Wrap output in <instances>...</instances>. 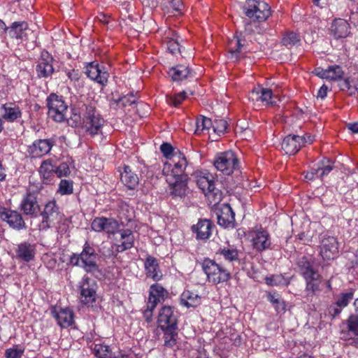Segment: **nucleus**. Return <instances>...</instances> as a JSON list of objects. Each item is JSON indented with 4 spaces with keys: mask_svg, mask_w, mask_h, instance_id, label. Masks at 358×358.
Masks as SVG:
<instances>
[{
    "mask_svg": "<svg viewBox=\"0 0 358 358\" xmlns=\"http://www.w3.org/2000/svg\"><path fill=\"white\" fill-rule=\"evenodd\" d=\"M83 115V129L85 133L93 137L102 134V128L105 120L98 112L94 103H83L80 107V115L73 112L75 121L80 120V115Z\"/></svg>",
    "mask_w": 358,
    "mask_h": 358,
    "instance_id": "1",
    "label": "nucleus"
},
{
    "mask_svg": "<svg viewBox=\"0 0 358 358\" xmlns=\"http://www.w3.org/2000/svg\"><path fill=\"white\" fill-rule=\"evenodd\" d=\"M98 254L90 243L86 241L80 254L73 253L69 258V264L83 268L87 273L99 271L97 264Z\"/></svg>",
    "mask_w": 358,
    "mask_h": 358,
    "instance_id": "2",
    "label": "nucleus"
},
{
    "mask_svg": "<svg viewBox=\"0 0 358 358\" xmlns=\"http://www.w3.org/2000/svg\"><path fill=\"white\" fill-rule=\"evenodd\" d=\"M201 268L207 276L209 282L218 285L228 281L231 278L230 272L220 266L214 260L206 258L201 262Z\"/></svg>",
    "mask_w": 358,
    "mask_h": 358,
    "instance_id": "3",
    "label": "nucleus"
},
{
    "mask_svg": "<svg viewBox=\"0 0 358 358\" xmlns=\"http://www.w3.org/2000/svg\"><path fill=\"white\" fill-rule=\"evenodd\" d=\"M215 168L224 175L230 176L240 168V162L237 155L228 150L216 155L213 161Z\"/></svg>",
    "mask_w": 358,
    "mask_h": 358,
    "instance_id": "4",
    "label": "nucleus"
},
{
    "mask_svg": "<svg viewBox=\"0 0 358 358\" xmlns=\"http://www.w3.org/2000/svg\"><path fill=\"white\" fill-rule=\"evenodd\" d=\"M47 106L48 108V116L54 121L63 122L68 120V106L63 97L55 93L50 94L47 98Z\"/></svg>",
    "mask_w": 358,
    "mask_h": 358,
    "instance_id": "5",
    "label": "nucleus"
},
{
    "mask_svg": "<svg viewBox=\"0 0 358 358\" xmlns=\"http://www.w3.org/2000/svg\"><path fill=\"white\" fill-rule=\"evenodd\" d=\"M41 215L42 220L38 224L39 230L46 231L53 227L61 220L59 208L55 200L48 202Z\"/></svg>",
    "mask_w": 358,
    "mask_h": 358,
    "instance_id": "6",
    "label": "nucleus"
},
{
    "mask_svg": "<svg viewBox=\"0 0 358 358\" xmlns=\"http://www.w3.org/2000/svg\"><path fill=\"white\" fill-rule=\"evenodd\" d=\"M56 141L55 136L50 138L36 139L28 146L27 154L31 158L41 157L50 153Z\"/></svg>",
    "mask_w": 358,
    "mask_h": 358,
    "instance_id": "7",
    "label": "nucleus"
},
{
    "mask_svg": "<svg viewBox=\"0 0 358 358\" xmlns=\"http://www.w3.org/2000/svg\"><path fill=\"white\" fill-rule=\"evenodd\" d=\"M96 283L87 275H84L80 282V299L85 305L92 304L96 299Z\"/></svg>",
    "mask_w": 358,
    "mask_h": 358,
    "instance_id": "8",
    "label": "nucleus"
},
{
    "mask_svg": "<svg viewBox=\"0 0 358 358\" xmlns=\"http://www.w3.org/2000/svg\"><path fill=\"white\" fill-rule=\"evenodd\" d=\"M54 62L53 57L48 52L42 51L35 66L37 77L44 79L51 78L55 73Z\"/></svg>",
    "mask_w": 358,
    "mask_h": 358,
    "instance_id": "9",
    "label": "nucleus"
},
{
    "mask_svg": "<svg viewBox=\"0 0 358 358\" xmlns=\"http://www.w3.org/2000/svg\"><path fill=\"white\" fill-rule=\"evenodd\" d=\"M157 322L160 329L178 327V315L174 308L169 306H163L158 315Z\"/></svg>",
    "mask_w": 358,
    "mask_h": 358,
    "instance_id": "10",
    "label": "nucleus"
},
{
    "mask_svg": "<svg viewBox=\"0 0 358 358\" xmlns=\"http://www.w3.org/2000/svg\"><path fill=\"white\" fill-rule=\"evenodd\" d=\"M217 224L223 228H234L236 226L235 213L228 203H223L216 208Z\"/></svg>",
    "mask_w": 358,
    "mask_h": 358,
    "instance_id": "11",
    "label": "nucleus"
},
{
    "mask_svg": "<svg viewBox=\"0 0 358 358\" xmlns=\"http://www.w3.org/2000/svg\"><path fill=\"white\" fill-rule=\"evenodd\" d=\"M338 253V243L334 236L324 235L320 242V255L323 259H333Z\"/></svg>",
    "mask_w": 358,
    "mask_h": 358,
    "instance_id": "12",
    "label": "nucleus"
},
{
    "mask_svg": "<svg viewBox=\"0 0 358 358\" xmlns=\"http://www.w3.org/2000/svg\"><path fill=\"white\" fill-rule=\"evenodd\" d=\"M85 73L91 80L105 85L108 80L109 73L103 64L95 62L89 63L86 66Z\"/></svg>",
    "mask_w": 358,
    "mask_h": 358,
    "instance_id": "13",
    "label": "nucleus"
},
{
    "mask_svg": "<svg viewBox=\"0 0 358 358\" xmlns=\"http://www.w3.org/2000/svg\"><path fill=\"white\" fill-rule=\"evenodd\" d=\"M251 241L253 249L257 252H261L271 248V236L267 230L262 228L252 231Z\"/></svg>",
    "mask_w": 358,
    "mask_h": 358,
    "instance_id": "14",
    "label": "nucleus"
},
{
    "mask_svg": "<svg viewBox=\"0 0 358 358\" xmlns=\"http://www.w3.org/2000/svg\"><path fill=\"white\" fill-rule=\"evenodd\" d=\"M174 182H169L168 187L169 194L173 198L185 197L188 192V175H180L178 177H174Z\"/></svg>",
    "mask_w": 358,
    "mask_h": 358,
    "instance_id": "15",
    "label": "nucleus"
},
{
    "mask_svg": "<svg viewBox=\"0 0 358 358\" xmlns=\"http://www.w3.org/2000/svg\"><path fill=\"white\" fill-rule=\"evenodd\" d=\"M306 137L299 135H288L282 140L281 148L286 155L296 154L306 143Z\"/></svg>",
    "mask_w": 358,
    "mask_h": 358,
    "instance_id": "16",
    "label": "nucleus"
},
{
    "mask_svg": "<svg viewBox=\"0 0 358 358\" xmlns=\"http://www.w3.org/2000/svg\"><path fill=\"white\" fill-rule=\"evenodd\" d=\"M214 224L208 219H199L196 224L191 227L197 240H208L212 235Z\"/></svg>",
    "mask_w": 358,
    "mask_h": 358,
    "instance_id": "17",
    "label": "nucleus"
},
{
    "mask_svg": "<svg viewBox=\"0 0 358 358\" xmlns=\"http://www.w3.org/2000/svg\"><path fill=\"white\" fill-rule=\"evenodd\" d=\"M245 41V39L237 35H234L232 38L229 40L227 48L231 59L238 61L244 57V53L247 52Z\"/></svg>",
    "mask_w": 358,
    "mask_h": 358,
    "instance_id": "18",
    "label": "nucleus"
},
{
    "mask_svg": "<svg viewBox=\"0 0 358 358\" xmlns=\"http://www.w3.org/2000/svg\"><path fill=\"white\" fill-rule=\"evenodd\" d=\"M0 217L14 229L21 230L27 228L22 215L17 211L3 208L0 211Z\"/></svg>",
    "mask_w": 358,
    "mask_h": 358,
    "instance_id": "19",
    "label": "nucleus"
},
{
    "mask_svg": "<svg viewBox=\"0 0 358 358\" xmlns=\"http://www.w3.org/2000/svg\"><path fill=\"white\" fill-rule=\"evenodd\" d=\"M271 14V7L264 1H257L253 8L248 9L245 11V15L249 18L256 20L258 22L265 21Z\"/></svg>",
    "mask_w": 358,
    "mask_h": 358,
    "instance_id": "20",
    "label": "nucleus"
},
{
    "mask_svg": "<svg viewBox=\"0 0 358 358\" xmlns=\"http://www.w3.org/2000/svg\"><path fill=\"white\" fill-rule=\"evenodd\" d=\"M20 209L26 215L36 217L40 211L36 194L34 192L27 193L21 201Z\"/></svg>",
    "mask_w": 358,
    "mask_h": 358,
    "instance_id": "21",
    "label": "nucleus"
},
{
    "mask_svg": "<svg viewBox=\"0 0 358 358\" xmlns=\"http://www.w3.org/2000/svg\"><path fill=\"white\" fill-rule=\"evenodd\" d=\"M51 314L62 328H67L74 322V314L70 308L53 307L51 309Z\"/></svg>",
    "mask_w": 358,
    "mask_h": 358,
    "instance_id": "22",
    "label": "nucleus"
},
{
    "mask_svg": "<svg viewBox=\"0 0 358 358\" xmlns=\"http://www.w3.org/2000/svg\"><path fill=\"white\" fill-rule=\"evenodd\" d=\"M119 224L113 218L96 217L91 224L92 230L101 232L105 231L108 234H114L118 229Z\"/></svg>",
    "mask_w": 358,
    "mask_h": 358,
    "instance_id": "23",
    "label": "nucleus"
},
{
    "mask_svg": "<svg viewBox=\"0 0 358 358\" xmlns=\"http://www.w3.org/2000/svg\"><path fill=\"white\" fill-rule=\"evenodd\" d=\"M144 266L145 275L148 278H150L155 281H159L162 278L163 274L155 257L148 256L144 262Z\"/></svg>",
    "mask_w": 358,
    "mask_h": 358,
    "instance_id": "24",
    "label": "nucleus"
},
{
    "mask_svg": "<svg viewBox=\"0 0 358 358\" xmlns=\"http://www.w3.org/2000/svg\"><path fill=\"white\" fill-rule=\"evenodd\" d=\"M331 34L336 39L345 38L350 34V27L348 22L344 19H335L330 27Z\"/></svg>",
    "mask_w": 358,
    "mask_h": 358,
    "instance_id": "25",
    "label": "nucleus"
},
{
    "mask_svg": "<svg viewBox=\"0 0 358 358\" xmlns=\"http://www.w3.org/2000/svg\"><path fill=\"white\" fill-rule=\"evenodd\" d=\"M38 171L44 183L48 184L52 182L56 176L55 165L53 164V159H48L43 160Z\"/></svg>",
    "mask_w": 358,
    "mask_h": 358,
    "instance_id": "26",
    "label": "nucleus"
},
{
    "mask_svg": "<svg viewBox=\"0 0 358 358\" xmlns=\"http://www.w3.org/2000/svg\"><path fill=\"white\" fill-rule=\"evenodd\" d=\"M15 252L18 259L29 262L35 257L36 245L28 242H23L17 245Z\"/></svg>",
    "mask_w": 358,
    "mask_h": 358,
    "instance_id": "27",
    "label": "nucleus"
},
{
    "mask_svg": "<svg viewBox=\"0 0 358 358\" xmlns=\"http://www.w3.org/2000/svg\"><path fill=\"white\" fill-rule=\"evenodd\" d=\"M168 296V291L160 284L155 283L150 287L148 301L155 302V304L157 305L159 303L164 301Z\"/></svg>",
    "mask_w": 358,
    "mask_h": 358,
    "instance_id": "28",
    "label": "nucleus"
},
{
    "mask_svg": "<svg viewBox=\"0 0 358 358\" xmlns=\"http://www.w3.org/2000/svg\"><path fill=\"white\" fill-rule=\"evenodd\" d=\"M296 265L299 273L305 279L310 277L313 273H318L317 271L314 268L313 262L308 257L303 256L299 258Z\"/></svg>",
    "mask_w": 358,
    "mask_h": 358,
    "instance_id": "29",
    "label": "nucleus"
},
{
    "mask_svg": "<svg viewBox=\"0 0 358 358\" xmlns=\"http://www.w3.org/2000/svg\"><path fill=\"white\" fill-rule=\"evenodd\" d=\"M120 236L117 244V248L118 252H123L129 250L134 246V236L133 232L130 229H121L118 231Z\"/></svg>",
    "mask_w": 358,
    "mask_h": 358,
    "instance_id": "30",
    "label": "nucleus"
},
{
    "mask_svg": "<svg viewBox=\"0 0 358 358\" xmlns=\"http://www.w3.org/2000/svg\"><path fill=\"white\" fill-rule=\"evenodd\" d=\"M2 117L8 122H14L22 116V111L18 106L14 103H6L2 106Z\"/></svg>",
    "mask_w": 358,
    "mask_h": 358,
    "instance_id": "31",
    "label": "nucleus"
},
{
    "mask_svg": "<svg viewBox=\"0 0 358 358\" xmlns=\"http://www.w3.org/2000/svg\"><path fill=\"white\" fill-rule=\"evenodd\" d=\"M196 184L203 194L213 189L215 185L213 176L208 172H201L196 176Z\"/></svg>",
    "mask_w": 358,
    "mask_h": 358,
    "instance_id": "32",
    "label": "nucleus"
},
{
    "mask_svg": "<svg viewBox=\"0 0 358 358\" xmlns=\"http://www.w3.org/2000/svg\"><path fill=\"white\" fill-rule=\"evenodd\" d=\"M28 27L25 21L15 22L8 27V34L11 38L24 39L27 36Z\"/></svg>",
    "mask_w": 358,
    "mask_h": 358,
    "instance_id": "33",
    "label": "nucleus"
},
{
    "mask_svg": "<svg viewBox=\"0 0 358 358\" xmlns=\"http://www.w3.org/2000/svg\"><path fill=\"white\" fill-rule=\"evenodd\" d=\"M173 167L172 173L173 177H178L180 175H187L185 173L188 162L185 155L180 152H178L176 157L173 158Z\"/></svg>",
    "mask_w": 358,
    "mask_h": 358,
    "instance_id": "34",
    "label": "nucleus"
},
{
    "mask_svg": "<svg viewBox=\"0 0 358 358\" xmlns=\"http://www.w3.org/2000/svg\"><path fill=\"white\" fill-rule=\"evenodd\" d=\"M216 255L222 257L224 260L232 264L239 262L240 252L233 246L220 248Z\"/></svg>",
    "mask_w": 358,
    "mask_h": 358,
    "instance_id": "35",
    "label": "nucleus"
},
{
    "mask_svg": "<svg viewBox=\"0 0 358 358\" xmlns=\"http://www.w3.org/2000/svg\"><path fill=\"white\" fill-rule=\"evenodd\" d=\"M191 70L184 65H177L170 69L169 76L173 81H181L191 76Z\"/></svg>",
    "mask_w": 358,
    "mask_h": 358,
    "instance_id": "36",
    "label": "nucleus"
},
{
    "mask_svg": "<svg viewBox=\"0 0 358 358\" xmlns=\"http://www.w3.org/2000/svg\"><path fill=\"white\" fill-rule=\"evenodd\" d=\"M122 182L129 189H134L138 185V177L132 172L130 167L124 166V171L121 173Z\"/></svg>",
    "mask_w": 358,
    "mask_h": 358,
    "instance_id": "37",
    "label": "nucleus"
},
{
    "mask_svg": "<svg viewBox=\"0 0 358 358\" xmlns=\"http://www.w3.org/2000/svg\"><path fill=\"white\" fill-rule=\"evenodd\" d=\"M321 275L319 273H313L310 277L306 278V291L307 296H313L320 290V285L321 283Z\"/></svg>",
    "mask_w": 358,
    "mask_h": 358,
    "instance_id": "38",
    "label": "nucleus"
},
{
    "mask_svg": "<svg viewBox=\"0 0 358 358\" xmlns=\"http://www.w3.org/2000/svg\"><path fill=\"white\" fill-rule=\"evenodd\" d=\"M348 331L357 336L349 340V344L358 348V315H351L346 320Z\"/></svg>",
    "mask_w": 358,
    "mask_h": 358,
    "instance_id": "39",
    "label": "nucleus"
},
{
    "mask_svg": "<svg viewBox=\"0 0 358 358\" xmlns=\"http://www.w3.org/2000/svg\"><path fill=\"white\" fill-rule=\"evenodd\" d=\"M181 302L187 308H195L201 303V298L197 294L187 290L181 295Z\"/></svg>",
    "mask_w": 358,
    "mask_h": 358,
    "instance_id": "40",
    "label": "nucleus"
},
{
    "mask_svg": "<svg viewBox=\"0 0 358 358\" xmlns=\"http://www.w3.org/2000/svg\"><path fill=\"white\" fill-rule=\"evenodd\" d=\"M90 348L97 358H110L113 356L110 347L103 343H94Z\"/></svg>",
    "mask_w": 358,
    "mask_h": 358,
    "instance_id": "41",
    "label": "nucleus"
},
{
    "mask_svg": "<svg viewBox=\"0 0 358 358\" xmlns=\"http://www.w3.org/2000/svg\"><path fill=\"white\" fill-rule=\"evenodd\" d=\"M267 299L273 305L276 312L281 313L286 310V303L279 294L276 292H268L267 294Z\"/></svg>",
    "mask_w": 358,
    "mask_h": 358,
    "instance_id": "42",
    "label": "nucleus"
},
{
    "mask_svg": "<svg viewBox=\"0 0 358 358\" xmlns=\"http://www.w3.org/2000/svg\"><path fill=\"white\" fill-rule=\"evenodd\" d=\"M164 333V345L168 348H173L176 344L178 338V327L167 329H161Z\"/></svg>",
    "mask_w": 358,
    "mask_h": 358,
    "instance_id": "43",
    "label": "nucleus"
},
{
    "mask_svg": "<svg viewBox=\"0 0 358 358\" xmlns=\"http://www.w3.org/2000/svg\"><path fill=\"white\" fill-rule=\"evenodd\" d=\"M207 197L209 205L215 206L222 201V192L214 186L213 189L207 191L205 194Z\"/></svg>",
    "mask_w": 358,
    "mask_h": 358,
    "instance_id": "44",
    "label": "nucleus"
},
{
    "mask_svg": "<svg viewBox=\"0 0 358 358\" xmlns=\"http://www.w3.org/2000/svg\"><path fill=\"white\" fill-rule=\"evenodd\" d=\"M262 102L266 106H275L278 96L273 94L272 90L261 87Z\"/></svg>",
    "mask_w": 358,
    "mask_h": 358,
    "instance_id": "45",
    "label": "nucleus"
},
{
    "mask_svg": "<svg viewBox=\"0 0 358 358\" xmlns=\"http://www.w3.org/2000/svg\"><path fill=\"white\" fill-rule=\"evenodd\" d=\"M213 121L203 115L196 118L195 134H200L204 130H208L212 127Z\"/></svg>",
    "mask_w": 358,
    "mask_h": 358,
    "instance_id": "46",
    "label": "nucleus"
},
{
    "mask_svg": "<svg viewBox=\"0 0 358 358\" xmlns=\"http://www.w3.org/2000/svg\"><path fill=\"white\" fill-rule=\"evenodd\" d=\"M300 36L294 31H287L282 37V43L288 48H291L300 42Z\"/></svg>",
    "mask_w": 358,
    "mask_h": 358,
    "instance_id": "47",
    "label": "nucleus"
},
{
    "mask_svg": "<svg viewBox=\"0 0 358 358\" xmlns=\"http://www.w3.org/2000/svg\"><path fill=\"white\" fill-rule=\"evenodd\" d=\"M320 173L318 175V178L322 179L324 176H327L334 168V162L329 159L323 158L319 162Z\"/></svg>",
    "mask_w": 358,
    "mask_h": 358,
    "instance_id": "48",
    "label": "nucleus"
},
{
    "mask_svg": "<svg viewBox=\"0 0 358 358\" xmlns=\"http://www.w3.org/2000/svg\"><path fill=\"white\" fill-rule=\"evenodd\" d=\"M342 68L338 65L330 66L327 68V80H337L343 75Z\"/></svg>",
    "mask_w": 358,
    "mask_h": 358,
    "instance_id": "49",
    "label": "nucleus"
},
{
    "mask_svg": "<svg viewBox=\"0 0 358 358\" xmlns=\"http://www.w3.org/2000/svg\"><path fill=\"white\" fill-rule=\"evenodd\" d=\"M354 298V291L350 289L346 292L341 293L336 299V303L343 308L346 307Z\"/></svg>",
    "mask_w": 358,
    "mask_h": 358,
    "instance_id": "50",
    "label": "nucleus"
},
{
    "mask_svg": "<svg viewBox=\"0 0 358 358\" xmlns=\"http://www.w3.org/2000/svg\"><path fill=\"white\" fill-rule=\"evenodd\" d=\"M73 182L69 180H62L59 185L58 192L62 195H69L73 193Z\"/></svg>",
    "mask_w": 358,
    "mask_h": 358,
    "instance_id": "51",
    "label": "nucleus"
},
{
    "mask_svg": "<svg viewBox=\"0 0 358 358\" xmlns=\"http://www.w3.org/2000/svg\"><path fill=\"white\" fill-rule=\"evenodd\" d=\"M228 127V123L226 120L222 119H216L213 122L212 128L215 133L220 136L226 132Z\"/></svg>",
    "mask_w": 358,
    "mask_h": 358,
    "instance_id": "52",
    "label": "nucleus"
},
{
    "mask_svg": "<svg viewBox=\"0 0 358 358\" xmlns=\"http://www.w3.org/2000/svg\"><path fill=\"white\" fill-rule=\"evenodd\" d=\"M265 282L270 286H280L285 284V279L282 275H272L265 278Z\"/></svg>",
    "mask_w": 358,
    "mask_h": 358,
    "instance_id": "53",
    "label": "nucleus"
},
{
    "mask_svg": "<svg viewBox=\"0 0 358 358\" xmlns=\"http://www.w3.org/2000/svg\"><path fill=\"white\" fill-rule=\"evenodd\" d=\"M55 173L57 178L66 177L71 173L69 162H62L59 165H55Z\"/></svg>",
    "mask_w": 358,
    "mask_h": 358,
    "instance_id": "54",
    "label": "nucleus"
},
{
    "mask_svg": "<svg viewBox=\"0 0 358 358\" xmlns=\"http://www.w3.org/2000/svg\"><path fill=\"white\" fill-rule=\"evenodd\" d=\"M160 150L167 159H171L178 155V152H175L172 145L168 143H162L160 146Z\"/></svg>",
    "mask_w": 358,
    "mask_h": 358,
    "instance_id": "55",
    "label": "nucleus"
},
{
    "mask_svg": "<svg viewBox=\"0 0 358 358\" xmlns=\"http://www.w3.org/2000/svg\"><path fill=\"white\" fill-rule=\"evenodd\" d=\"M186 98V92H182L178 94L171 96L169 98L168 102L169 104L174 106L175 107L178 106L182 101Z\"/></svg>",
    "mask_w": 358,
    "mask_h": 358,
    "instance_id": "56",
    "label": "nucleus"
},
{
    "mask_svg": "<svg viewBox=\"0 0 358 358\" xmlns=\"http://www.w3.org/2000/svg\"><path fill=\"white\" fill-rule=\"evenodd\" d=\"M137 98L133 94H127L120 96L121 109L124 108L128 106H131L136 103Z\"/></svg>",
    "mask_w": 358,
    "mask_h": 358,
    "instance_id": "57",
    "label": "nucleus"
},
{
    "mask_svg": "<svg viewBox=\"0 0 358 358\" xmlns=\"http://www.w3.org/2000/svg\"><path fill=\"white\" fill-rule=\"evenodd\" d=\"M24 348H9L5 352L6 358H21L24 354Z\"/></svg>",
    "mask_w": 358,
    "mask_h": 358,
    "instance_id": "58",
    "label": "nucleus"
},
{
    "mask_svg": "<svg viewBox=\"0 0 358 358\" xmlns=\"http://www.w3.org/2000/svg\"><path fill=\"white\" fill-rule=\"evenodd\" d=\"M340 87L341 90L349 92L350 95L355 94L357 91V88L351 85V81L349 78L343 80L340 84Z\"/></svg>",
    "mask_w": 358,
    "mask_h": 358,
    "instance_id": "59",
    "label": "nucleus"
},
{
    "mask_svg": "<svg viewBox=\"0 0 358 358\" xmlns=\"http://www.w3.org/2000/svg\"><path fill=\"white\" fill-rule=\"evenodd\" d=\"M157 305L155 304V302H149L148 301L147 308L143 312V317L146 322H150L152 320V313L155 309Z\"/></svg>",
    "mask_w": 358,
    "mask_h": 358,
    "instance_id": "60",
    "label": "nucleus"
},
{
    "mask_svg": "<svg viewBox=\"0 0 358 358\" xmlns=\"http://www.w3.org/2000/svg\"><path fill=\"white\" fill-rule=\"evenodd\" d=\"M167 48L172 54H176L180 52V45L178 41L173 38H169L167 42Z\"/></svg>",
    "mask_w": 358,
    "mask_h": 358,
    "instance_id": "61",
    "label": "nucleus"
},
{
    "mask_svg": "<svg viewBox=\"0 0 358 358\" xmlns=\"http://www.w3.org/2000/svg\"><path fill=\"white\" fill-rule=\"evenodd\" d=\"M249 99L252 101L254 103L259 102V101L262 102L261 86L255 87L250 92Z\"/></svg>",
    "mask_w": 358,
    "mask_h": 358,
    "instance_id": "62",
    "label": "nucleus"
},
{
    "mask_svg": "<svg viewBox=\"0 0 358 358\" xmlns=\"http://www.w3.org/2000/svg\"><path fill=\"white\" fill-rule=\"evenodd\" d=\"M342 309L343 308L341 306H339L336 302L329 306L328 308V313L333 317H336L340 315V313L342 311Z\"/></svg>",
    "mask_w": 358,
    "mask_h": 358,
    "instance_id": "63",
    "label": "nucleus"
},
{
    "mask_svg": "<svg viewBox=\"0 0 358 358\" xmlns=\"http://www.w3.org/2000/svg\"><path fill=\"white\" fill-rule=\"evenodd\" d=\"M171 4L173 10L178 13H180L184 8L182 0H171Z\"/></svg>",
    "mask_w": 358,
    "mask_h": 358,
    "instance_id": "64",
    "label": "nucleus"
}]
</instances>
